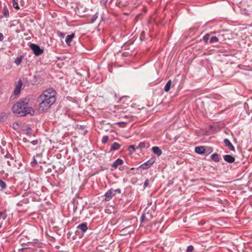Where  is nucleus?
<instances>
[{
  "mask_svg": "<svg viewBox=\"0 0 252 252\" xmlns=\"http://www.w3.org/2000/svg\"><path fill=\"white\" fill-rule=\"evenodd\" d=\"M56 91L53 88L46 90L39 97V111L45 112L55 102Z\"/></svg>",
  "mask_w": 252,
  "mask_h": 252,
  "instance_id": "nucleus-1",
  "label": "nucleus"
},
{
  "mask_svg": "<svg viewBox=\"0 0 252 252\" xmlns=\"http://www.w3.org/2000/svg\"><path fill=\"white\" fill-rule=\"evenodd\" d=\"M28 100L26 99L19 101L14 104L12 107V111L16 116L21 117L30 114L33 115L34 110L32 107H27Z\"/></svg>",
  "mask_w": 252,
  "mask_h": 252,
  "instance_id": "nucleus-2",
  "label": "nucleus"
},
{
  "mask_svg": "<svg viewBox=\"0 0 252 252\" xmlns=\"http://www.w3.org/2000/svg\"><path fill=\"white\" fill-rule=\"evenodd\" d=\"M30 47L36 56L41 55L43 52V50L36 44L31 43L30 45Z\"/></svg>",
  "mask_w": 252,
  "mask_h": 252,
  "instance_id": "nucleus-3",
  "label": "nucleus"
},
{
  "mask_svg": "<svg viewBox=\"0 0 252 252\" xmlns=\"http://www.w3.org/2000/svg\"><path fill=\"white\" fill-rule=\"evenodd\" d=\"M115 195V191H113V189H109L105 194V200L107 201L110 200Z\"/></svg>",
  "mask_w": 252,
  "mask_h": 252,
  "instance_id": "nucleus-4",
  "label": "nucleus"
},
{
  "mask_svg": "<svg viewBox=\"0 0 252 252\" xmlns=\"http://www.w3.org/2000/svg\"><path fill=\"white\" fill-rule=\"evenodd\" d=\"M22 86V82L21 80L18 81V84L16 86L15 90H14L13 94L15 95L19 94L21 91V89Z\"/></svg>",
  "mask_w": 252,
  "mask_h": 252,
  "instance_id": "nucleus-5",
  "label": "nucleus"
},
{
  "mask_svg": "<svg viewBox=\"0 0 252 252\" xmlns=\"http://www.w3.org/2000/svg\"><path fill=\"white\" fill-rule=\"evenodd\" d=\"M224 143L225 144V146H227L229 149L231 151H235V148L233 146V145L232 144V143L230 142V141L228 139H224L223 140Z\"/></svg>",
  "mask_w": 252,
  "mask_h": 252,
  "instance_id": "nucleus-6",
  "label": "nucleus"
},
{
  "mask_svg": "<svg viewBox=\"0 0 252 252\" xmlns=\"http://www.w3.org/2000/svg\"><path fill=\"white\" fill-rule=\"evenodd\" d=\"M224 160L228 163H233L235 161V158L229 155L223 156Z\"/></svg>",
  "mask_w": 252,
  "mask_h": 252,
  "instance_id": "nucleus-7",
  "label": "nucleus"
},
{
  "mask_svg": "<svg viewBox=\"0 0 252 252\" xmlns=\"http://www.w3.org/2000/svg\"><path fill=\"white\" fill-rule=\"evenodd\" d=\"M124 161L122 159L120 158H118L112 164V167L115 168H117L118 166L121 165L123 164Z\"/></svg>",
  "mask_w": 252,
  "mask_h": 252,
  "instance_id": "nucleus-8",
  "label": "nucleus"
},
{
  "mask_svg": "<svg viewBox=\"0 0 252 252\" xmlns=\"http://www.w3.org/2000/svg\"><path fill=\"white\" fill-rule=\"evenodd\" d=\"M152 151L153 153L158 155V156H160L162 154V151L160 148L157 146H155L152 148Z\"/></svg>",
  "mask_w": 252,
  "mask_h": 252,
  "instance_id": "nucleus-9",
  "label": "nucleus"
},
{
  "mask_svg": "<svg viewBox=\"0 0 252 252\" xmlns=\"http://www.w3.org/2000/svg\"><path fill=\"white\" fill-rule=\"evenodd\" d=\"M205 149L203 146H198L195 148V152L199 154H202L205 152Z\"/></svg>",
  "mask_w": 252,
  "mask_h": 252,
  "instance_id": "nucleus-10",
  "label": "nucleus"
},
{
  "mask_svg": "<svg viewBox=\"0 0 252 252\" xmlns=\"http://www.w3.org/2000/svg\"><path fill=\"white\" fill-rule=\"evenodd\" d=\"M77 228L79 229H80L81 230H82L84 232H86L87 230V229H88L87 225V223L86 222L82 223L79 224L77 226Z\"/></svg>",
  "mask_w": 252,
  "mask_h": 252,
  "instance_id": "nucleus-11",
  "label": "nucleus"
},
{
  "mask_svg": "<svg viewBox=\"0 0 252 252\" xmlns=\"http://www.w3.org/2000/svg\"><path fill=\"white\" fill-rule=\"evenodd\" d=\"M153 163L154 161L148 160V161L145 162L144 164H142L141 167H142V168L144 169H147L149 168Z\"/></svg>",
  "mask_w": 252,
  "mask_h": 252,
  "instance_id": "nucleus-12",
  "label": "nucleus"
},
{
  "mask_svg": "<svg viewBox=\"0 0 252 252\" xmlns=\"http://www.w3.org/2000/svg\"><path fill=\"white\" fill-rule=\"evenodd\" d=\"M74 33H72L71 34L67 35L65 38V42L67 44L69 45L72 41L73 38L74 37Z\"/></svg>",
  "mask_w": 252,
  "mask_h": 252,
  "instance_id": "nucleus-13",
  "label": "nucleus"
},
{
  "mask_svg": "<svg viewBox=\"0 0 252 252\" xmlns=\"http://www.w3.org/2000/svg\"><path fill=\"white\" fill-rule=\"evenodd\" d=\"M121 147V145L117 142H114L111 146L110 151L118 150Z\"/></svg>",
  "mask_w": 252,
  "mask_h": 252,
  "instance_id": "nucleus-14",
  "label": "nucleus"
},
{
  "mask_svg": "<svg viewBox=\"0 0 252 252\" xmlns=\"http://www.w3.org/2000/svg\"><path fill=\"white\" fill-rule=\"evenodd\" d=\"M5 157L7 158H10V160H7V164H8V165H9V166L13 165L14 163H13V161L14 159H13L12 156L10 154H6Z\"/></svg>",
  "mask_w": 252,
  "mask_h": 252,
  "instance_id": "nucleus-15",
  "label": "nucleus"
},
{
  "mask_svg": "<svg viewBox=\"0 0 252 252\" xmlns=\"http://www.w3.org/2000/svg\"><path fill=\"white\" fill-rule=\"evenodd\" d=\"M211 159L215 162H219L220 161L219 155L217 153L212 154L211 156Z\"/></svg>",
  "mask_w": 252,
  "mask_h": 252,
  "instance_id": "nucleus-16",
  "label": "nucleus"
},
{
  "mask_svg": "<svg viewBox=\"0 0 252 252\" xmlns=\"http://www.w3.org/2000/svg\"><path fill=\"white\" fill-rule=\"evenodd\" d=\"M171 84H172V81L171 80H169L166 84V85L164 87V91L166 92H168L169 91V90L170 89Z\"/></svg>",
  "mask_w": 252,
  "mask_h": 252,
  "instance_id": "nucleus-17",
  "label": "nucleus"
},
{
  "mask_svg": "<svg viewBox=\"0 0 252 252\" xmlns=\"http://www.w3.org/2000/svg\"><path fill=\"white\" fill-rule=\"evenodd\" d=\"M23 59V56H20V57L16 58L14 61L15 63L17 65H20L22 62Z\"/></svg>",
  "mask_w": 252,
  "mask_h": 252,
  "instance_id": "nucleus-18",
  "label": "nucleus"
},
{
  "mask_svg": "<svg viewBox=\"0 0 252 252\" xmlns=\"http://www.w3.org/2000/svg\"><path fill=\"white\" fill-rule=\"evenodd\" d=\"M2 13H3V15L6 17H7L8 16H9V11L6 7H4L3 8V9L2 10Z\"/></svg>",
  "mask_w": 252,
  "mask_h": 252,
  "instance_id": "nucleus-19",
  "label": "nucleus"
},
{
  "mask_svg": "<svg viewBox=\"0 0 252 252\" xmlns=\"http://www.w3.org/2000/svg\"><path fill=\"white\" fill-rule=\"evenodd\" d=\"M7 119V115L5 113L0 114V121H4Z\"/></svg>",
  "mask_w": 252,
  "mask_h": 252,
  "instance_id": "nucleus-20",
  "label": "nucleus"
},
{
  "mask_svg": "<svg viewBox=\"0 0 252 252\" xmlns=\"http://www.w3.org/2000/svg\"><path fill=\"white\" fill-rule=\"evenodd\" d=\"M218 41H219V39L218 37H217L216 36H212L210 40V42L211 43H213L217 42Z\"/></svg>",
  "mask_w": 252,
  "mask_h": 252,
  "instance_id": "nucleus-21",
  "label": "nucleus"
},
{
  "mask_svg": "<svg viewBox=\"0 0 252 252\" xmlns=\"http://www.w3.org/2000/svg\"><path fill=\"white\" fill-rule=\"evenodd\" d=\"M109 140V137L108 136H104L102 137V143L103 144H105L107 142V141H108Z\"/></svg>",
  "mask_w": 252,
  "mask_h": 252,
  "instance_id": "nucleus-22",
  "label": "nucleus"
},
{
  "mask_svg": "<svg viewBox=\"0 0 252 252\" xmlns=\"http://www.w3.org/2000/svg\"><path fill=\"white\" fill-rule=\"evenodd\" d=\"M6 184L5 182H4L2 180L0 179V187L2 189H4L6 188Z\"/></svg>",
  "mask_w": 252,
  "mask_h": 252,
  "instance_id": "nucleus-23",
  "label": "nucleus"
},
{
  "mask_svg": "<svg viewBox=\"0 0 252 252\" xmlns=\"http://www.w3.org/2000/svg\"><path fill=\"white\" fill-rule=\"evenodd\" d=\"M13 6L15 9H19L18 3L17 2H16L15 0H13Z\"/></svg>",
  "mask_w": 252,
  "mask_h": 252,
  "instance_id": "nucleus-24",
  "label": "nucleus"
},
{
  "mask_svg": "<svg viewBox=\"0 0 252 252\" xmlns=\"http://www.w3.org/2000/svg\"><path fill=\"white\" fill-rule=\"evenodd\" d=\"M193 250H194L193 247L191 245H190L188 247L186 252H192Z\"/></svg>",
  "mask_w": 252,
  "mask_h": 252,
  "instance_id": "nucleus-25",
  "label": "nucleus"
},
{
  "mask_svg": "<svg viewBox=\"0 0 252 252\" xmlns=\"http://www.w3.org/2000/svg\"><path fill=\"white\" fill-rule=\"evenodd\" d=\"M98 17V14L96 13L94 15L92 16L91 22L92 23L94 22Z\"/></svg>",
  "mask_w": 252,
  "mask_h": 252,
  "instance_id": "nucleus-26",
  "label": "nucleus"
},
{
  "mask_svg": "<svg viewBox=\"0 0 252 252\" xmlns=\"http://www.w3.org/2000/svg\"><path fill=\"white\" fill-rule=\"evenodd\" d=\"M146 147L145 142H140L138 145V148H143Z\"/></svg>",
  "mask_w": 252,
  "mask_h": 252,
  "instance_id": "nucleus-27",
  "label": "nucleus"
},
{
  "mask_svg": "<svg viewBox=\"0 0 252 252\" xmlns=\"http://www.w3.org/2000/svg\"><path fill=\"white\" fill-rule=\"evenodd\" d=\"M108 0H100V3L102 5H105Z\"/></svg>",
  "mask_w": 252,
  "mask_h": 252,
  "instance_id": "nucleus-28",
  "label": "nucleus"
},
{
  "mask_svg": "<svg viewBox=\"0 0 252 252\" xmlns=\"http://www.w3.org/2000/svg\"><path fill=\"white\" fill-rule=\"evenodd\" d=\"M13 127L14 129H18L19 128V124L17 123H14L13 124Z\"/></svg>",
  "mask_w": 252,
  "mask_h": 252,
  "instance_id": "nucleus-29",
  "label": "nucleus"
},
{
  "mask_svg": "<svg viewBox=\"0 0 252 252\" xmlns=\"http://www.w3.org/2000/svg\"><path fill=\"white\" fill-rule=\"evenodd\" d=\"M149 186V180L148 179H147L145 182H144V188H146V187H147L148 186Z\"/></svg>",
  "mask_w": 252,
  "mask_h": 252,
  "instance_id": "nucleus-30",
  "label": "nucleus"
},
{
  "mask_svg": "<svg viewBox=\"0 0 252 252\" xmlns=\"http://www.w3.org/2000/svg\"><path fill=\"white\" fill-rule=\"evenodd\" d=\"M31 143H32L33 145H35L37 144L38 140H35L32 141L31 142Z\"/></svg>",
  "mask_w": 252,
  "mask_h": 252,
  "instance_id": "nucleus-31",
  "label": "nucleus"
},
{
  "mask_svg": "<svg viewBox=\"0 0 252 252\" xmlns=\"http://www.w3.org/2000/svg\"><path fill=\"white\" fill-rule=\"evenodd\" d=\"M145 215L144 214H142V216H141V221L142 222H143L144 221V220H145Z\"/></svg>",
  "mask_w": 252,
  "mask_h": 252,
  "instance_id": "nucleus-32",
  "label": "nucleus"
},
{
  "mask_svg": "<svg viewBox=\"0 0 252 252\" xmlns=\"http://www.w3.org/2000/svg\"><path fill=\"white\" fill-rule=\"evenodd\" d=\"M113 191H115V194H116V193L117 192L118 193H121V190L120 189H113Z\"/></svg>",
  "mask_w": 252,
  "mask_h": 252,
  "instance_id": "nucleus-33",
  "label": "nucleus"
},
{
  "mask_svg": "<svg viewBox=\"0 0 252 252\" xmlns=\"http://www.w3.org/2000/svg\"><path fill=\"white\" fill-rule=\"evenodd\" d=\"M3 39V35L1 33H0V41Z\"/></svg>",
  "mask_w": 252,
  "mask_h": 252,
  "instance_id": "nucleus-34",
  "label": "nucleus"
},
{
  "mask_svg": "<svg viewBox=\"0 0 252 252\" xmlns=\"http://www.w3.org/2000/svg\"><path fill=\"white\" fill-rule=\"evenodd\" d=\"M208 38H209V36H207V35H205V36L204 37L203 39H204V40L206 42H207V40H208Z\"/></svg>",
  "mask_w": 252,
  "mask_h": 252,
  "instance_id": "nucleus-35",
  "label": "nucleus"
},
{
  "mask_svg": "<svg viewBox=\"0 0 252 252\" xmlns=\"http://www.w3.org/2000/svg\"><path fill=\"white\" fill-rule=\"evenodd\" d=\"M129 148L130 149H132L133 152H134L135 151V148H134V145H130V146H129Z\"/></svg>",
  "mask_w": 252,
  "mask_h": 252,
  "instance_id": "nucleus-36",
  "label": "nucleus"
},
{
  "mask_svg": "<svg viewBox=\"0 0 252 252\" xmlns=\"http://www.w3.org/2000/svg\"><path fill=\"white\" fill-rule=\"evenodd\" d=\"M173 183V181L172 180H169L168 182V186L172 185Z\"/></svg>",
  "mask_w": 252,
  "mask_h": 252,
  "instance_id": "nucleus-37",
  "label": "nucleus"
},
{
  "mask_svg": "<svg viewBox=\"0 0 252 252\" xmlns=\"http://www.w3.org/2000/svg\"><path fill=\"white\" fill-rule=\"evenodd\" d=\"M3 213L2 212H0V218L2 217V216L3 215Z\"/></svg>",
  "mask_w": 252,
  "mask_h": 252,
  "instance_id": "nucleus-38",
  "label": "nucleus"
},
{
  "mask_svg": "<svg viewBox=\"0 0 252 252\" xmlns=\"http://www.w3.org/2000/svg\"><path fill=\"white\" fill-rule=\"evenodd\" d=\"M17 205L18 206H21V203H20V202H19L18 203H17Z\"/></svg>",
  "mask_w": 252,
  "mask_h": 252,
  "instance_id": "nucleus-39",
  "label": "nucleus"
}]
</instances>
